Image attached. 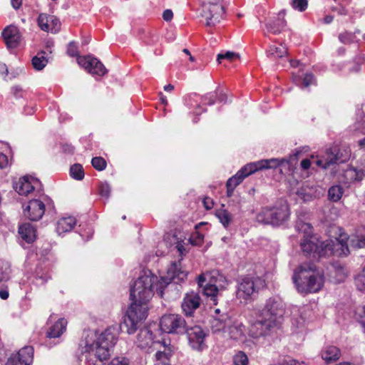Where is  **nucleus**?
<instances>
[{
  "label": "nucleus",
  "mask_w": 365,
  "mask_h": 365,
  "mask_svg": "<svg viewBox=\"0 0 365 365\" xmlns=\"http://www.w3.org/2000/svg\"><path fill=\"white\" fill-rule=\"evenodd\" d=\"M284 311V304L279 297L267 299L257 319L251 324L249 335L254 339L269 335L281 324Z\"/></svg>",
  "instance_id": "20e7f679"
},
{
  "label": "nucleus",
  "mask_w": 365,
  "mask_h": 365,
  "mask_svg": "<svg viewBox=\"0 0 365 365\" xmlns=\"http://www.w3.org/2000/svg\"><path fill=\"white\" fill-rule=\"evenodd\" d=\"M307 0H292L291 5L293 9L304 11L307 8Z\"/></svg>",
  "instance_id": "de8ad7c7"
},
{
  "label": "nucleus",
  "mask_w": 365,
  "mask_h": 365,
  "mask_svg": "<svg viewBox=\"0 0 365 365\" xmlns=\"http://www.w3.org/2000/svg\"><path fill=\"white\" fill-rule=\"evenodd\" d=\"M236 297L241 302H247L251 297L265 286L264 279L259 277L244 276L237 281Z\"/></svg>",
  "instance_id": "1a4fd4ad"
},
{
  "label": "nucleus",
  "mask_w": 365,
  "mask_h": 365,
  "mask_svg": "<svg viewBox=\"0 0 365 365\" xmlns=\"http://www.w3.org/2000/svg\"><path fill=\"white\" fill-rule=\"evenodd\" d=\"M287 54V48L283 44L279 46H271L267 51V55L270 58H282Z\"/></svg>",
  "instance_id": "72a5a7b5"
},
{
  "label": "nucleus",
  "mask_w": 365,
  "mask_h": 365,
  "mask_svg": "<svg viewBox=\"0 0 365 365\" xmlns=\"http://www.w3.org/2000/svg\"><path fill=\"white\" fill-rule=\"evenodd\" d=\"M34 359V348L26 346L15 354L11 356L5 365H31Z\"/></svg>",
  "instance_id": "f3484780"
},
{
  "label": "nucleus",
  "mask_w": 365,
  "mask_h": 365,
  "mask_svg": "<svg viewBox=\"0 0 365 365\" xmlns=\"http://www.w3.org/2000/svg\"><path fill=\"white\" fill-rule=\"evenodd\" d=\"M91 164L96 170L101 171L103 170L106 167V160L101 157L93 158Z\"/></svg>",
  "instance_id": "49530a36"
},
{
  "label": "nucleus",
  "mask_w": 365,
  "mask_h": 365,
  "mask_svg": "<svg viewBox=\"0 0 365 365\" xmlns=\"http://www.w3.org/2000/svg\"><path fill=\"white\" fill-rule=\"evenodd\" d=\"M11 265L9 262L0 261V284L10 279Z\"/></svg>",
  "instance_id": "e433bc0d"
},
{
  "label": "nucleus",
  "mask_w": 365,
  "mask_h": 365,
  "mask_svg": "<svg viewBox=\"0 0 365 365\" xmlns=\"http://www.w3.org/2000/svg\"><path fill=\"white\" fill-rule=\"evenodd\" d=\"M19 233L26 242L31 243L36 239V230L30 223H24L19 228Z\"/></svg>",
  "instance_id": "7c9ffc66"
},
{
  "label": "nucleus",
  "mask_w": 365,
  "mask_h": 365,
  "mask_svg": "<svg viewBox=\"0 0 365 365\" xmlns=\"http://www.w3.org/2000/svg\"><path fill=\"white\" fill-rule=\"evenodd\" d=\"M99 192L102 197L108 198L110 192V187L108 184L103 183L99 187Z\"/></svg>",
  "instance_id": "3c124183"
},
{
  "label": "nucleus",
  "mask_w": 365,
  "mask_h": 365,
  "mask_svg": "<svg viewBox=\"0 0 365 365\" xmlns=\"http://www.w3.org/2000/svg\"><path fill=\"white\" fill-rule=\"evenodd\" d=\"M286 26L284 20V13L281 11L278 14V17L266 24L267 31L274 34H279Z\"/></svg>",
  "instance_id": "bb28decb"
},
{
  "label": "nucleus",
  "mask_w": 365,
  "mask_h": 365,
  "mask_svg": "<svg viewBox=\"0 0 365 365\" xmlns=\"http://www.w3.org/2000/svg\"><path fill=\"white\" fill-rule=\"evenodd\" d=\"M302 152L301 149L296 150L289 158H271L259 160L257 164L259 170L279 168L282 174L292 175L296 168L298 156Z\"/></svg>",
  "instance_id": "6e6552de"
},
{
  "label": "nucleus",
  "mask_w": 365,
  "mask_h": 365,
  "mask_svg": "<svg viewBox=\"0 0 365 365\" xmlns=\"http://www.w3.org/2000/svg\"><path fill=\"white\" fill-rule=\"evenodd\" d=\"M9 164L8 158L6 155L0 153V168H5Z\"/></svg>",
  "instance_id": "5fc2aeb1"
},
{
  "label": "nucleus",
  "mask_w": 365,
  "mask_h": 365,
  "mask_svg": "<svg viewBox=\"0 0 365 365\" xmlns=\"http://www.w3.org/2000/svg\"><path fill=\"white\" fill-rule=\"evenodd\" d=\"M136 344L141 349H155V346L160 344L159 341H155L151 331L145 327L141 329L138 334Z\"/></svg>",
  "instance_id": "4be33fe9"
},
{
  "label": "nucleus",
  "mask_w": 365,
  "mask_h": 365,
  "mask_svg": "<svg viewBox=\"0 0 365 365\" xmlns=\"http://www.w3.org/2000/svg\"><path fill=\"white\" fill-rule=\"evenodd\" d=\"M333 19H334L333 16L328 15L324 17V21L325 24H330L333 21Z\"/></svg>",
  "instance_id": "69168bd1"
},
{
  "label": "nucleus",
  "mask_w": 365,
  "mask_h": 365,
  "mask_svg": "<svg viewBox=\"0 0 365 365\" xmlns=\"http://www.w3.org/2000/svg\"><path fill=\"white\" fill-rule=\"evenodd\" d=\"M355 284L359 291L365 293V267L355 277Z\"/></svg>",
  "instance_id": "79ce46f5"
},
{
  "label": "nucleus",
  "mask_w": 365,
  "mask_h": 365,
  "mask_svg": "<svg viewBox=\"0 0 365 365\" xmlns=\"http://www.w3.org/2000/svg\"><path fill=\"white\" fill-rule=\"evenodd\" d=\"M259 170L257 161L248 163L243 166L235 175L228 179L226 187H230V190H235L246 177Z\"/></svg>",
  "instance_id": "4468645a"
},
{
  "label": "nucleus",
  "mask_w": 365,
  "mask_h": 365,
  "mask_svg": "<svg viewBox=\"0 0 365 365\" xmlns=\"http://www.w3.org/2000/svg\"><path fill=\"white\" fill-rule=\"evenodd\" d=\"M215 97L217 96L218 101L220 103H226L227 102V96L225 93H222V92H217L215 94Z\"/></svg>",
  "instance_id": "052dcab7"
},
{
  "label": "nucleus",
  "mask_w": 365,
  "mask_h": 365,
  "mask_svg": "<svg viewBox=\"0 0 365 365\" xmlns=\"http://www.w3.org/2000/svg\"><path fill=\"white\" fill-rule=\"evenodd\" d=\"M230 317L227 314H222L219 317H215L211 320L210 327L213 333L222 332L226 334L227 327L229 325Z\"/></svg>",
  "instance_id": "393cba45"
},
{
  "label": "nucleus",
  "mask_w": 365,
  "mask_h": 365,
  "mask_svg": "<svg viewBox=\"0 0 365 365\" xmlns=\"http://www.w3.org/2000/svg\"><path fill=\"white\" fill-rule=\"evenodd\" d=\"M229 325L227 327L226 334L224 336H227L234 340H242L245 336L246 328L244 324L230 318Z\"/></svg>",
  "instance_id": "412c9836"
},
{
  "label": "nucleus",
  "mask_w": 365,
  "mask_h": 365,
  "mask_svg": "<svg viewBox=\"0 0 365 365\" xmlns=\"http://www.w3.org/2000/svg\"><path fill=\"white\" fill-rule=\"evenodd\" d=\"M36 279L41 280V284H43L46 283L49 279H51V276L47 273L41 274V275L38 274Z\"/></svg>",
  "instance_id": "4d7b16f0"
},
{
  "label": "nucleus",
  "mask_w": 365,
  "mask_h": 365,
  "mask_svg": "<svg viewBox=\"0 0 365 365\" xmlns=\"http://www.w3.org/2000/svg\"><path fill=\"white\" fill-rule=\"evenodd\" d=\"M187 275V272L182 269L180 262L172 263L168 269L166 276L162 277L160 279H158L150 270H145L130 287V299L132 301L147 304L154 294V289L156 293L163 297L164 289L172 282L178 284L184 281Z\"/></svg>",
  "instance_id": "7ed1b4c3"
},
{
  "label": "nucleus",
  "mask_w": 365,
  "mask_h": 365,
  "mask_svg": "<svg viewBox=\"0 0 365 365\" xmlns=\"http://www.w3.org/2000/svg\"><path fill=\"white\" fill-rule=\"evenodd\" d=\"M163 350H158L155 354V361L154 365H170V356L172 350L170 347L163 345Z\"/></svg>",
  "instance_id": "c756f323"
},
{
  "label": "nucleus",
  "mask_w": 365,
  "mask_h": 365,
  "mask_svg": "<svg viewBox=\"0 0 365 365\" xmlns=\"http://www.w3.org/2000/svg\"><path fill=\"white\" fill-rule=\"evenodd\" d=\"M339 40L344 44H350L355 41V34L351 32L344 31L339 34Z\"/></svg>",
  "instance_id": "c03bdc74"
},
{
  "label": "nucleus",
  "mask_w": 365,
  "mask_h": 365,
  "mask_svg": "<svg viewBox=\"0 0 365 365\" xmlns=\"http://www.w3.org/2000/svg\"><path fill=\"white\" fill-rule=\"evenodd\" d=\"M71 176L78 180H81L84 178V170L81 165L74 164L70 168Z\"/></svg>",
  "instance_id": "ea45409f"
},
{
  "label": "nucleus",
  "mask_w": 365,
  "mask_h": 365,
  "mask_svg": "<svg viewBox=\"0 0 365 365\" xmlns=\"http://www.w3.org/2000/svg\"><path fill=\"white\" fill-rule=\"evenodd\" d=\"M76 224V220L73 217H67L61 218L56 224V231L58 235L70 232Z\"/></svg>",
  "instance_id": "c85d7f7f"
},
{
  "label": "nucleus",
  "mask_w": 365,
  "mask_h": 365,
  "mask_svg": "<svg viewBox=\"0 0 365 365\" xmlns=\"http://www.w3.org/2000/svg\"><path fill=\"white\" fill-rule=\"evenodd\" d=\"M349 246L354 249L365 248V226L357 227L348 237Z\"/></svg>",
  "instance_id": "5701e85b"
},
{
  "label": "nucleus",
  "mask_w": 365,
  "mask_h": 365,
  "mask_svg": "<svg viewBox=\"0 0 365 365\" xmlns=\"http://www.w3.org/2000/svg\"><path fill=\"white\" fill-rule=\"evenodd\" d=\"M2 36L7 47L9 48H16L21 40V35L19 29L13 25L6 27L2 32Z\"/></svg>",
  "instance_id": "aec40b11"
},
{
  "label": "nucleus",
  "mask_w": 365,
  "mask_h": 365,
  "mask_svg": "<svg viewBox=\"0 0 365 365\" xmlns=\"http://www.w3.org/2000/svg\"><path fill=\"white\" fill-rule=\"evenodd\" d=\"M189 240L192 245L200 246L204 242V235L196 231L191 235Z\"/></svg>",
  "instance_id": "a18cd8bd"
},
{
  "label": "nucleus",
  "mask_w": 365,
  "mask_h": 365,
  "mask_svg": "<svg viewBox=\"0 0 365 365\" xmlns=\"http://www.w3.org/2000/svg\"><path fill=\"white\" fill-rule=\"evenodd\" d=\"M357 130L365 128V104H362L360 109L356 111V127Z\"/></svg>",
  "instance_id": "a19ab883"
},
{
  "label": "nucleus",
  "mask_w": 365,
  "mask_h": 365,
  "mask_svg": "<svg viewBox=\"0 0 365 365\" xmlns=\"http://www.w3.org/2000/svg\"><path fill=\"white\" fill-rule=\"evenodd\" d=\"M344 190L340 185H334L328 190L329 199L333 202L339 200L343 195Z\"/></svg>",
  "instance_id": "58836bf2"
},
{
  "label": "nucleus",
  "mask_w": 365,
  "mask_h": 365,
  "mask_svg": "<svg viewBox=\"0 0 365 365\" xmlns=\"http://www.w3.org/2000/svg\"><path fill=\"white\" fill-rule=\"evenodd\" d=\"M322 358L327 364L337 361L341 356L340 349L335 346H327L321 353Z\"/></svg>",
  "instance_id": "cd10ccee"
},
{
  "label": "nucleus",
  "mask_w": 365,
  "mask_h": 365,
  "mask_svg": "<svg viewBox=\"0 0 365 365\" xmlns=\"http://www.w3.org/2000/svg\"><path fill=\"white\" fill-rule=\"evenodd\" d=\"M21 4H22V0H11L12 6L15 9H19L21 6Z\"/></svg>",
  "instance_id": "680f3d73"
},
{
  "label": "nucleus",
  "mask_w": 365,
  "mask_h": 365,
  "mask_svg": "<svg viewBox=\"0 0 365 365\" xmlns=\"http://www.w3.org/2000/svg\"><path fill=\"white\" fill-rule=\"evenodd\" d=\"M173 17V13L170 9H166L163 13V18L165 21H170Z\"/></svg>",
  "instance_id": "6e6d98bb"
},
{
  "label": "nucleus",
  "mask_w": 365,
  "mask_h": 365,
  "mask_svg": "<svg viewBox=\"0 0 365 365\" xmlns=\"http://www.w3.org/2000/svg\"><path fill=\"white\" fill-rule=\"evenodd\" d=\"M201 299L197 293L194 292L186 294L181 307L187 317H191L193 312L200 307Z\"/></svg>",
  "instance_id": "a211bd4d"
},
{
  "label": "nucleus",
  "mask_w": 365,
  "mask_h": 365,
  "mask_svg": "<svg viewBox=\"0 0 365 365\" xmlns=\"http://www.w3.org/2000/svg\"><path fill=\"white\" fill-rule=\"evenodd\" d=\"M206 276L212 280V283L217 287L218 289H225L227 285V280L226 277L218 270H213L209 274H205Z\"/></svg>",
  "instance_id": "473e14b6"
},
{
  "label": "nucleus",
  "mask_w": 365,
  "mask_h": 365,
  "mask_svg": "<svg viewBox=\"0 0 365 365\" xmlns=\"http://www.w3.org/2000/svg\"><path fill=\"white\" fill-rule=\"evenodd\" d=\"M35 182L36 180L34 178H31V180H30L29 177L24 176L19 179V182L16 185L15 190L21 195H27L34 190V183Z\"/></svg>",
  "instance_id": "a878e982"
},
{
  "label": "nucleus",
  "mask_w": 365,
  "mask_h": 365,
  "mask_svg": "<svg viewBox=\"0 0 365 365\" xmlns=\"http://www.w3.org/2000/svg\"><path fill=\"white\" fill-rule=\"evenodd\" d=\"M37 21L38 26L44 31L56 33L60 30V21L53 16L41 14Z\"/></svg>",
  "instance_id": "6ab92c4d"
},
{
  "label": "nucleus",
  "mask_w": 365,
  "mask_h": 365,
  "mask_svg": "<svg viewBox=\"0 0 365 365\" xmlns=\"http://www.w3.org/2000/svg\"><path fill=\"white\" fill-rule=\"evenodd\" d=\"M45 53L44 51H41L32 58V65L36 70H42L48 63Z\"/></svg>",
  "instance_id": "c9c22d12"
},
{
  "label": "nucleus",
  "mask_w": 365,
  "mask_h": 365,
  "mask_svg": "<svg viewBox=\"0 0 365 365\" xmlns=\"http://www.w3.org/2000/svg\"><path fill=\"white\" fill-rule=\"evenodd\" d=\"M67 53L70 56H77L78 55V50L76 43L73 41L70 42L67 48Z\"/></svg>",
  "instance_id": "8fccbe9b"
},
{
  "label": "nucleus",
  "mask_w": 365,
  "mask_h": 365,
  "mask_svg": "<svg viewBox=\"0 0 365 365\" xmlns=\"http://www.w3.org/2000/svg\"><path fill=\"white\" fill-rule=\"evenodd\" d=\"M314 82V76L311 73H307L302 79V88H307Z\"/></svg>",
  "instance_id": "603ef678"
},
{
  "label": "nucleus",
  "mask_w": 365,
  "mask_h": 365,
  "mask_svg": "<svg viewBox=\"0 0 365 365\" xmlns=\"http://www.w3.org/2000/svg\"><path fill=\"white\" fill-rule=\"evenodd\" d=\"M324 190L321 187H317L314 188V190L312 191L310 190V191L308 192V195H309L312 197H314L315 198H319L322 195H324Z\"/></svg>",
  "instance_id": "864d4df0"
},
{
  "label": "nucleus",
  "mask_w": 365,
  "mask_h": 365,
  "mask_svg": "<svg viewBox=\"0 0 365 365\" xmlns=\"http://www.w3.org/2000/svg\"><path fill=\"white\" fill-rule=\"evenodd\" d=\"M147 316V304L132 301L126 312L123 322L120 324V329L129 334H133L137 330L139 324L144 321Z\"/></svg>",
  "instance_id": "0eeeda50"
},
{
  "label": "nucleus",
  "mask_w": 365,
  "mask_h": 365,
  "mask_svg": "<svg viewBox=\"0 0 365 365\" xmlns=\"http://www.w3.org/2000/svg\"><path fill=\"white\" fill-rule=\"evenodd\" d=\"M188 322L180 314H169L160 319V329L168 334H183Z\"/></svg>",
  "instance_id": "9b49d317"
},
{
  "label": "nucleus",
  "mask_w": 365,
  "mask_h": 365,
  "mask_svg": "<svg viewBox=\"0 0 365 365\" xmlns=\"http://www.w3.org/2000/svg\"><path fill=\"white\" fill-rule=\"evenodd\" d=\"M190 346L195 350L201 351L205 347V338L207 336V332L199 325L187 324L186 331Z\"/></svg>",
  "instance_id": "ddd939ff"
},
{
  "label": "nucleus",
  "mask_w": 365,
  "mask_h": 365,
  "mask_svg": "<svg viewBox=\"0 0 365 365\" xmlns=\"http://www.w3.org/2000/svg\"><path fill=\"white\" fill-rule=\"evenodd\" d=\"M9 292L7 289H1L0 290V297L2 299H6L9 297Z\"/></svg>",
  "instance_id": "e2e57ef3"
},
{
  "label": "nucleus",
  "mask_w": 365,
  "mask_h": 365,
  "mask_svg": "<svg viewBox=\"0 0 365 365\" xmlns=\"http://www.w3.org/2000/svg\"><path fill=\"white\" fill-rule=\"evenodd\" d=\"M67 322L64 319H59L51 327L47 332V336L49 338L59 337L66 330Z\"/></svg>",
  "instance_id": "2f4dec72"
},
{
  "label": "nucleus",
  "mask_w": 365,
  "mask_h": 365,
  "mask_svg": "<svg viewBox=\"0 0 365 365\" xmlns=\"http://www.w3.org/2000/svg\"><path fill=\"white\" fill-rule=\"evenodd\" d=\"M236 58H239V55L237 53L232 51H227L225 53H219L217 55V61L220 63L222 59L232 61Z\"/></svg>",
  "instance_id": "09e8293b"
},
{
  "label": "nucleus",
  "mask_w": 365,
  "mask_h": 365,
  "mask_svg": "<svg viewBox=\"0 0 365 365\" xmlns=\"http://www.w3.org/2000/svg\"><path fill=\"white\" fill-rule=\"evenodd\" d=\"M309 214L305 210L297 212L296 220V230L303 234L300 246L302 251L307 254L314 253L319 257L336 255L339 257L347 256L349 254V240L346 235H340L339 238L329 239L319 241L317 237L313 235V227L308 222Z\"/></svg>",
  "instance_id": "f03ea898"
},
{
  "label": "nucleus",
  "mask_w": 365,
  "mask_h": 365,
  "mask_svg": "<svg viewBox=\"0 0 365 365\" xmlns=\"http://www.w3.org/2000/svg\"><path fill=\"white\" fill-rule=\"evenodd\" d=\"M234 365H249V359L247 356L243 351L237 352L233 356Z\"/></svg>",
  "instance_id": "37998d69"
},
{
  "label": "nucleus",
  "mask_w": 365,
  "mask_h": 365,
  "mask_svg": "<svg viewBox=\"0 0 365 365\" xmlns=\"http://www.w3.org/2000/svg\"><path fill=\"white\" fill-rule=\"evenodd\" d=\"M290 216V210L286 202H279L274 205L266 206L256 215V221L264 225L279 226L287 222Z\"/></svg>",
  "instance_id": "423d86ee"
},
{
  "label": "nucleus",
  "mask_w": 365,
  "mask_h": 365,
  "mask_svg": "<svg viewBox=\"0 0 365 365\" xmlns=\"http://www.w3.org/2000/svg\"><path fill=\"white\" fill-rule=\"evenodd\" d=\"M118 340L114 328H108L101 334L94 330L85 331L79 343V357L84 365H106ZM107 365H129L128 359L116 357Z\"/></svg>",
  "instance_id": "f257e3e1"
},
{
  "label": "nucleus",
  "mask_w": 365,
  "mask_h": 365,
  "mask_svg": "<svg viewBox=\"0 0 365 365\" xmlns=\"http://www.w3.org/2000/svg\"><path fill=\"white\" fill-rule=\"evenodd\" d=\"M344 175L348 180L351 181H360L364 178L365 173L363 170H358L355 168H350L346 170Z\"/></svg>",
  "instance_id": "f704fd0d"
},
{
  "label": "nucleus",
  "mask_w": 365,
  "mask_h": 365,
  "mask_svg": "<svg viewBox=\"0 0 365 365\" xmlns=\"http://www.w3.org/2000/svg\"><path fill=\"white\" fill-rule=\"evenodd\" d=\"M350 157V150L345 148L341 151L339 150L336 152V148L331 149L327 151L325 155L322 156L320 159L317 160L316 164L323 168H327L331 165L342 163L349 160Z\"/></svg>",
  "instance_id": "f8f14e48"
},
{
  "label": "nucleus",
  "mask_w": 365,
  "mask_h": 365,
  "mask_svg": "<svg viewBox=\"0 0 365 365\" xmlns=\"http://www.w3.org/2000/svg\"><path fill=\"white\" fill-rule=\"evenodd\" d=\"M215 215L225 227H227L232 220V215L224 209L217 210Z\"/></svg>",
  "instance_id": "4c0bfd02"
},
{
  "label": "nucleus",
  "mask_w": 365,
  "mask_h": 365,
  "mask_svg": "<svg viewBox=\"0 0 365 365\" xmlns=\"http://www.w3.org/2000/svg\"><path fill=\"white\" fill-rule=\"evenodd\" d=\"M334 11H337L338 14L340 15H346V11L344 7H341L339 9H334Z\"/></svg>",
  "instance_id": "338daca9"
},
{
  "label": "nucleus",
  "mask_w": 365,
  "mask_h": 365,
  "mask_svg": "<svg viewBox=\"0 0 365 365\" xmlns=\"http://www.w3.org/2000/svg\"><path fill=\"white\" fill-rule=\"evenodd\" d=\"M215 95L209 93L204 97V101H207L209 105H213L215 102Z\"/></svg>",
  "instance_id": "13d9d810"
},
{
  "label": "nucleus",
  "mask_w": 365,
  "mask_h": 365,
  "mask_svg": "<svg viewBox=\"0 0 365 365\" xmlns=\"http://www.w3.org/2000/svg\"><path fill=\"white\" fill-rule=\"evenodd\" d=\"M78 63L84 67L92 75L103 76L107 70L103 64L96 58L91 56H79L77 58Z\"/></svg>",
  "instance_id": "2eb2a0df"
},
{
  "label": "nucleus",
  "mask_w": 365,
  "mask_h": 365,
  "mask_svg": "<svg viewBox=\"0 0 365 365\" xmlns=\"http://www.w3.org/2000/svg\"><path fill=\"white\" fill-rule=\"evenodd\" d=\"M24 215L31 221H38L45 212V204L40 200L33 199L24 207Z\"/></svg>",
  "instance_id": "dca6fc26"
},
{
  "label": "nucleus",
  "mask_w": 365,
  "mask_h": 365,
  "mask_svg": "<svg viewBox=\"0 0 365 365\" xmlns=\"http://www.w3.org/2000/svg\"><path fill=\"white\" fill-rule=\"evenodd\" d=\"M292 279L297 291L301 293L317 292L324 284L322 272L312 262L300 264L294 271Z\"/></svg>",
  "instance_id": "39448f33"
},
{
  "label": "nucleus",
  "mask_w": 365,
  "mask_h": 365,
  "mask_svg": "<svg viewBox=\"0 0 365 365\" xmlns=\"http://www.w3.org/2000/svg\"><path fill=\"white\" fill-rule=\"evenodd\" d=\"M197 284L200 288H202V293L210 297H216L218 289L212 283V280H210L205 274H200L197 278Z\"/></svg>",
  "instance_id": "b1692460"
},
{
  "label": "nucleus",
  "mask_w": 365,
  "mask_h": 365,
  "mask_svg": "<svg viewBox=\"0 0 365 365\" xmlns=\"http://www.w3.org/2000/svg\"><path fill=\"white\" fill-rule=\"evenodd\" d=\"M311 161L309 159H304L301 162V168L302 170H307L310 168Z\"/></svg>",
  "instance_id": "bf43d9fd"
},
{
  "label": "nucleus",
  "mask_w": 365,
  "mask_h": 365,
  "mask_svg": "<svg viewBox=\"0 0 365 365\" xmlns=\"http://www.w3.org/2000/svg\"><path fill=\"white\" fill-rule=\"evenodd\" d=\"M201 2L202 16L206 20V26H215L225 14L223 0H201Z\"/></svg>",
  "instance_id": "9d476101"
},
{
  "label": "nucleus",
  "mask_w": 365,
  "mask_h": 365,
  "mask_svg": "<svg viewBox=\"0 0 365 365\" xmlns=\"http://www.w3.org/2000/svg\"><path fill=\"white\" fill-rule=\"evenodd\" d=\"M174 89V86L172 84H168L164 86V90L167 92H170Z\"/></svg>",
  "instance_id": "774afa93"
},
{
  "label": "nucleus",
  "mask_w": 365,
  "mask_h": 365,
  "mask_svg": "<svg viewBox=\"0 0 365 365\" xmlns=\"http://www.w3.org/2000/svg\"><path fill=\"white\" fill-rule=\"evenodd\" d=\"M21 92V88L19 86H14L12 88V93L14 96H17L19 93Z\"/></svg>",
  "instance_id": "0e129e2a"
}]
</instances>
